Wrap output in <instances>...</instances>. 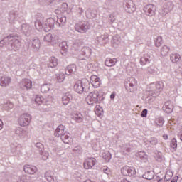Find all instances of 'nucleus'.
<instances>
[{"label": "nucleus", "mask_w": 182, "mask_h": 182, "mask_svg": "<svg viewBox=\"0 0 182 182\" xmlns=\"http://www.w3.org/2000/svg\"><path fill=\"white\" fill-rule=\"evenodd\" d=\"M105 99L103 92L100 90H95L91 92L87 95L86 100L88 105H95V103H101L102 100Z\"/></svg>", "instance_id": "1"}, {"label": "nucleus", "mask_w": 182, "mask_h": 182, "mask_svg": "<svg viewBox=\"0 0 182 182\" xmlns=\"http://www.w3.org/2000/svg\"><path fill=\"white\" fill-rule=\"evenodd\" d=\"M89 80L87 79L79 80L74 85V90L77 93H83L84 89L87 86Z\"/></svg>", "instance_id": "2"}, {"label": "nucleus", "mask_w": 182, "mask_h": 182, "mask_svg": "<svg viewBox=\"0 0 182 182\" xmlns=\"http://www.w3.org/2000/svg\"><path fill=\"white\" fill-rule=\"evenodd\" d=\"M97 161L94 157H87L84 160L83 167L85 170H92Z\"/></svg>", "instance_id": "3"}, {"label": "nucleus", "mask_w": 182, "mask_h": 182, "mask_svg": "<svg viewBox=\"0 0 182 182\" xmlns=\"http://www.w3.org/2000/svg\"><path fill=\"white\" fill-rule=\"evenodd\" d=\"M44 41L50 43L51 46H55V45H58L59 43V36H53L49 33L44 37Z\"/></svg>", "instance_id": "4"}, {"label": "nucleus", "mask_w": 182, "mask_h": 182, "mask_svg": "<svg viewBox=\"0 0 182 182\" xmlns=\"http://www.w3.org/2000/svg\"><path fill=\"white\" fill-rule=\"evenodd\" d=\"M31 120H32V117L29 114H23L18 119V123L20 126H28Z\"/></svg>", "instance_id": "5"}, {"label": "nucleus", "mask_w": 182, "mask_h": 182, "mask_svg": "<svg viewBox=\"0 0 182 182\" xmlns=\"http://www.w3.org/2000/svg\"><path fill=\"white\" fill-rule=\"evenodd\" d=\"M121 171L123 176L129 177L136 174V169L133 166H125L122 168Z\"/></svg>", "instance_id": "6"}, {"label": "nucleus", "mask_w": 182, "mask_h": 182, "mask_svg": "<svg viewBox=\"0 0 182 182\" xmlns=\"http://www.w3.org/2000/svg\"><path fill=\"white\" fill-rule=\"evenodd\" d=\"M90 82L94 87H99L101 85L100 78L97 75H92L90 77Z\"/></svg>", "instance_id": "7"}, {"label": "nucleus", "mask_w": 182, "mask_h": 182, "mask_svg": "<svg viewBox=\"0 0 182 182\" xmlns=\"http://www.w3.org/2000/svg\"><path fill=\"white\" fill-rule=\"evenodd\" d=\"M71 118L77 123H82V122H83V115L80 112L73 113Z\"/></svg>", "instance_id": "8"}, {"label": "nucleus", "mask_w": 182, "mask_h": 182, "mask_svg": "<svg viewBox=\"0 0 182 182\" xmlns=\"http://www.w3.org/2000/svg\"><path fill=\"white\" fill-rule=\"evenodd\" d=\"M24 171L26 174H35L38 171L36 166H32L31 165H26L24 166Z\"/></svg>", "instance_id": "9"}, {"label": "nucleus", "mask_w": 182, "mask_h": 182, "mask_svg": "<svg viewBox=\"0 0 182 182\" xmlns=\"http://www.w3.org/2000/svg\"><path fill=\"white\" fill-rule=\"evenodd\" d=\"M77 70V67L75 64L69 65L65 69V74L72 75Z\"/></svg>", "instance_id": "10"}, {"label": "nucleus", "mask_w": 182, "mask_h": 182, "mask_svg": "<svg viewBox=\"0 0 182 182\" xmlns=\"http://www.w3.org/2000/svg\"><path fill=\"white\" fill-rule=\"evenodd\" d=\"M146 12L149 16L156 15V7L153 4H149L146 6Z\"/></svg>", "instance_id": "11"}, {"label": "nucleus", "mask_w": 182, "mask_h": 182, "mask_svg": "<svg viewBox=\"0 0 182 182\" xmlns=\"http://www.w3.org/2000/svg\"><path fill=\"white\" fill-rule=\"evenodd\" d=\"M55 137H59V136H65V126L60 125L56 129L55 132L54 133Z\"/></svg>", "instance_id": "12"}, {"label": "nucleus", "mask_w": 182, "mask_h": 182, "mask_svg": "<svg viewBox=\"0 0 182 182\" xmlns=\"http://www.w3.org/2000/svg\"><path fill=\"white\" fill-rule=\"evenodd\" d=\"M11 83V78L9 77H1L0 79V86L5 87Z\"/></svg>", "instance_id": "13"}, {"label": "nucleus", "mask_w": 182, "mask_h": 182, "mask_svg": "<svg viewBox=\"0 0 182 182\" xmlns=\"http://www.w3.org/2000/svg\"><path fill=\"white\" fill-rule=\"evenodd\" d=\"M70 100H72V95L69 92L65 93L62 97L63 105H68Z\"/></svg>", "instance_id": "14"}, {"label": "nucleus", "mask_w": 182, "mask_h": 182, "mask_svg": "<svg viewBox=\"0 0 182 182\" xmlns=\"http://www.w3.org/2000/svg\"><path fill=\"white\" fill-rule=\"evenodd\" d=\"M117 62V60H116V58H107L105 62V64L106 66L108 67H112V66H114V65H116V63Z\"/></svg>", "instance_id": "15"}, {"label": "nucleus", "mask_w": 182, "mask_h": 182, "mask_svg": "<svg viewBox=\"0 0 182 182\" xmlns=\"http://www.w3.org/2000/svg\"><path fill=\"white\" fill-rule=\"evenodd\" d=\"M170 59L173 63H177V62L180 61L181 57L180 56V54H171Z\"/></svg>", "instance_id": "16"}, {"label": "nucleus", "mask_w": 182, "mask_h": 182, "mask_svg": "<svg viewBox=\"0 0 182 182\" xmlns=\"http://www.w3.org/2000/svg\"><path fill=\"white\" fill-rule=\"evenodd\" d=\"M48 66L49 68H56L58 66V58L51 57Z\"/></svg>", "instance_id": "17"}, {"label": "nucleus", "mask_w": 182, "mask_h": 182, "mask_svg": "<svg viewBox=\"0 0 182 182\" xmlns=\"http://www.w3.org/2000/svg\"><path fill=\"white\" fill-rule=\"evenodd\" d=\"M23 86L26 89H32V81L29 79H25L22 82Z\"/></svg>", "instance_id": "18"}, {"label": "nucleus", "mask_w": 182, "mask_h": 182, "mask_svg": "<svg viewBox=\"0 0 182 182\" xmlns=\"http://www.w3.org/2000/svg\"><path fill=\"white\" fill-rule=\"evenodd\" d=\"M46 178L49 182H54L55 180L53 179V172L52 171H48L46 173Z\"/></svg>", "instance_id": "19"}, {"label": "nucleus", "mask_w": 182, "mask_h": 182, "mask_svg": "<svg viewBox=\"0 0 182 182\" xmlns=\"http://www.w3.org/2000/svg\"><path fill=\"white\" fill-rule=\"evenodd\" d=\"M95 114L98 116V117H100L102 114H103V109L100 107V105H96L95 107Z\"/></svg>", "instance_id": "20"}, {"label": "nucleus", "mask_w": 182, "mask_h": 182, "mask_svg": "<svg viewBox=\"0 0 182 182\" xmlns=\"http://www.w3.org/2000/svg\"><path fill=\"white\" fill-rule=\"evenodd\" d=\"M154 177V174L153 171L146 172L143 175V178H146V180H153Z\"/></svg>", "instance_id": "21"}, {"label": "nucleus", "mask_w": 182, "mask_h": 182, "mask_svg": "<svg viewBox=\"0 0 182 182\" xmlns=\"http://www.w3.org/2000/svg\"><path fill=\"white\" fill-rule=\"evenodd\" d=\"M163 45V38L161 36H158L155 40V46L156 48H160Z\"/></svg>", "instance_id": "22"}, {"label": "nucleus", "mask_w": 182, "mask_h": 182, "mask_svg": "<svg viewBox=\"0 0 182 182\" xmlns=\"http://www.w3.org/2000/svg\"><path fill=\"white\" fill-rule=\"evenodd\" d=\"M168 52H170V48L166 46H164L161 50V55H162V56H166L168 54Z\"/></svg>", "instance_id": "23"}, {"label": "nucleus", "mask_w": 182, "mask_h": 182, "mask_svg": "<svg viewBox=\"0 0 182 182\" xmlns=\"http://www.w3.org/2000/svg\"><path fill=\"white\" fill-rule=\"evenodd\" d=\"M102 157L106 161H109L112 159V154L109 151H105L103 154Z\"/></svg>", "instance_id": "24"}, {"label": "nucleus", "mask_w": 182, "mask_h": 182, "mask_svg": "<svg viewBox=\"0 0 182 182\" xmlns=\"http://www.w3.org/2000/svg\"><path fill=\"white\" fill-rule=\"evenodd\" d=\"M76 31H77V32H80V33H83L85 32H86V31H87V26H82L80 28H79V27H77V26H76L75 27Z\"/></svg>", "instance_id": "25"}, {"label": "nucleus", "mask_w": 182, "mask_h": 182, "mask_svg": "<svg viewBox=\"0 0 182 182\" xmlns=\"http://www.w3.org/2000/svg\"><path fill=\"white\" fill-rule=\"evenodd\" d=\"M57 80L58 82H59V83H62V82L65 80V74H63V73H60L59 74H58Z\"/></svg>", "instance_id": "26"}, {"label": "nucleus", "mask_w": 182, "mask_h": 182, "mask_svg": "<svg viewBox=\"0 0 182 182\" xmlns=\"http://www.w3.org/2000/svg\"><path fill=\"white\" fill-rule=\"evenodd\" d=\"M140 63L141 65H146V63H149V56L144 55L141 58Z\"/></svg>", "instance_id": "27"}, {"label": "nucleus", "mask_w": 182, "mask_h": 182, "mask_svg": "<svg viewBox=\"0 0 182 182\" xmlns=\"http://www.w3.org/2000/svg\"><path fill=\"white\" fill-rule=\"evenodd\" d=\"M41 91L42 93H48V92H49V87H48V85H42Z\"/></svg>", "instance_id": "28"}, {"label": "nucleus", "mask_w": 182, "mask_h": 182, "mask_svg": "<svg viewBox=\"0 0 182 182\" xmlns=\"http://www.w3.org/2000/svg\"><path fill=\"white\" fill-rule=\"evenodd\" d=\"M35 102L38 105H41V103H42V102H43V97H42L41 96L37 95L36 97Z\"/></svg>", "instance_id": "29"}, {"label": "nucleus", "mask_w": 182, "mask_h": 182, "mask_svg": "<svg viewBox=\"0 0 182 182\" xmlns=\"http://www.w3.org/2000/svg\"><path fill=\"white\" fill-rule=\"evenodd\" d=\"M171 147L172 149H177V139H173L171 141Z\"/></svg>", "instance_id": "30"}, {"label": "nucleus", "mask_w": 182, "mask_h": 182, "mask_svg": "<svg viewBox=\"0 0 182 182\" xmlns=\"http://www.w3.org/2000/svg\"><path fill=\"white\" fill-rule=\"evenodd\" d=\"M62 140L65 144H69V135H63L62 136Z\"/></svg>", "instance_id": "31"}, {"label": "nucleus", "mask_w": 182, "mask_h": 182, "mask_svg": "<svg viewBox=\"0 0 182 182\" xmlns=\"http://www.w3.org/2000/svg\"><path fill=\"white\" fill-rule=\"evenodd\" d=\"M139 156L141 160L147 159V155L144 152H139Z\"/></svg>", "instance_id": "32"}, {"label": "nucleus", "mask_w": 182, "mask_h": 182, "mask_svg": "<svg viewBox=\"0 0 182 182\" xmlns=\"http://www.w3.org/2000/svg\"><path fill=\"white\" fill-rule=\"evenodd\" d=\"M141 117H147V109H144L141 114Z\"/></svg>", "instance_id": "33"}, {"label": "nucleus", "mask_w": 182, "mask_h": 182, "mask_svg": "<svg viewBox=\"0 0 182 182\" xmlns=\"http://www.w3.org/2000/svg\"><path fill=\"white\" fill-rule=\"evenodd\" d=\"M168 174L170 175V177L173 176V173L171 171H167L166 173V177H167V176H168Z\"/></svg>", "instance_id": "34"}, {"label": "nucleus", "mask_w": 182, "mask_h": 182, "mask_svg": "<svg viewBox=\"0 0 182 182\" xmlns=\"http://www.w3.org/2000/svg\"><path fill=\"white\" fill-rule=\"evenodd\" d=\"M4 127V122L0 119V130H2V127Z\"/></svg>", "instance_id": "35"}, {"label": "nucleus", "mask_w": 182, "mask_h": 182, "mask_svg": "<svg viewBox=\"0 0 182 182\" xmlns=\"http://www.w3.org/2000/svg\"><path fill=\"white\" fill-rule=\"evenodd\" d=\"M166 113H171L173 112V109H167V108H166Z\"/></svg>", "instance_id": "36"}, {"label": "nucleus", "mask_w": 182, "mask_h": 182, "mask_svg": "<svg viewBox=\"0 0 182 182\" xmlns=\"http://www.w3.org/2000/svg\"><path fill=\"white\" fill-rule=\"evenodd\" d=\"M116 95H114V93H112L111 95H110V98L111 99H114Z\"/></svg>", "instance_id": "37"}, {"label": "nucleus", "mask_w": 182, "mask_h": 182, "mask_svg": "<svg viewBox=\"0 0 182 182\" xmlns=\"http://www.w3.org/2000/svg\"><path fill=\"white\" fill-rule=\"evenodd\" d=\"M36 28L40 31V29H42V26H40L39 28H38V26H36Z\"/></svg>", "instance_id": "38"}, {"label": "nucleus", "mask_w": 182, "mask_h": 182, "mask_svg": "<svg viewBox=\"0 0 182 182\" xmlns=\"http://www.w3.org/2000/svg\"><path fill=\"white\" fill-rule=\"evenodd\" d=\"M163 137L164 140H167L168 139V136L167 135H164Z\"/></svg>", "instance_id": "39"}, {"label": "nucleus", "mask_w": 182, "mask_h": 182, "mask_svg": "<svg viewBox=\"0 0 182 182\" xmlns=\"http://www.w3.org/2000/svg\"><path fill=\"white\" fill-rule=\"evenodd\" d=\"M171 182H177V178L172 179Z\"/></svg>", "instance_id": "40"}, {"label": "nucleus", "mask_w": 182, "mask_h": 182, "mask_svg": "<svg viewBox=\"0 0 182 182\" xmlns=\"http://www.w3.org/2000/svg\"><path fill=\"white\" fill-rule=\"evenodd\" d=\"M121 182H129V181H127V179H122V180L121 181Z\"/></svg>", "instance_id": "41"}, {"label": "nucleus", "mask_w": 182, "mask_h": 182, "mask_svg": "<svg viewBox=\"0 0 182 182\" xmlns=\"http://www.w3.org/2000/svg\"><path fill=\"white\" fill-rule=\"evenodd\" d=\"M36 146H42V144H41V143H37V144H36Z\"/></svg>", "instance_id": "42"}, {"label": "nucleus", "mask_w": 182, "mask_h": 182, "mask_svg": "<svg viewBox=\"0 0 182 182\" xmlns=\"http://www.w3.org/2000/svg\"><path fill=\"white\" fill-rule=\"evenodd\" d=\"M130 87H133V83L129 84Z\"/></svg>", "instance_id": "43"}, {"label": "nucleus", "mask_w": 182, "mask_h": 182, "mask_svg": "<svg viewBox=\"0 0 182 182\" xmlns=\"http://www.w3.org/2000/svg\"><path fill=\"white\" fill-rule=\"evenodd\" d=\"M180 139H181V141H182V134H181V136H180Z\"/></svg>", "instance_id": "44"}, {"label": "nucleus", "mask_w": 182, "mask_h": 182, "mask_svg": "<svg viewBox=\"0 0 182 182\" xmlns=\"http://www.w3.org/2000/svg\"><path fill=\"white\" fill-rule=\"evenodd\" d=\"M158 182H164L163 180H159Z\"/></svg>", "instance_id": "45"}, {"label": "nucleus", "mask_w": 182, "mask_h": 182, "mask_svg": "<svg viewBox=\"0 0 182 182\" xmlns=\"http://www.w3.org/2000/svg\"><path fill=\"white\" fill-rule=\"evenodd\" d=\"M180 182H182V178H181Z\"/></svg>", "instance_id": "46"}]
</instances>
